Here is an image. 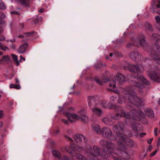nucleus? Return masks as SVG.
I'll return each mask as SVG.
<instances>
[{
    "mask_svg": "<svg viewBox=\"0 0 160 160\" xmlns=\"http://www.w3.org/2000/svg\"><path fill=\"white\" fill-rule=\"evenodd\" d=\"M124 125L120 122L118 125L113 126L112 129L117 136L114 140L118 142V148L119 149H115L114 144L111 142H108L105 140H101L100 141V144L106 148L107 151H103L101 154L102 157L104 158L112 157L115 160H121L119 157L124 159L127 160L129 158V156L125 152L126 147L123 143H126V136L122 133L123 132Z\"/></svg>",
    "mask_w": 160,
    "mask_h": 160,
    "instance_id": "nucleus-1",
    "label": "nucleus"
},
{
    "mask_svg": "<svg viewBox=\"0 0 160 160\" xmlns=\"http://www.w3.org/2000/svg\"><path fill=\"white\" fill-rule=\"evenodd\" d=\"M122 93L124 95L123 96H120L118 101L120 104H122L128 100L127 109H131L132 107L135 105L138 107L140 106L143 102V101L138 98L136 93L133 91H128L123 89Z\"/></svg>",
    "mask_w": 160,
    "mask_h": 160,
    "instance_id": "nucleus-2",
    "label": "nucleus"
},
{
    "mask_svg": "<svg viewBox=\"0 0 160 160\" xmlns=\"http://www.w3.org/2000/svg\"><path fill=\"white\" fill-rule=\"evenodd\" d=\"M152 37V39L156 41V43L152 46L149 54L154 60L157 61L160 64V59L158 57L160 55V36L156 33H154Z\"/></svg>",
    "mask_w": 160,
    "mask_h": 160,
    "instance_id": "nucleus-3",
    "label": "nucleus"
},
{
    "mask_svg": "<svg viewBox=\"0 0 160 160\" xmlns=\"http://www.w3.org/2000/svg\"><path fill=\"white\" fill-rule=\"evenodd\" d=\"M120 111V112L116 113V115L110 118H105L102 119V121L106 124L108 125H110L112 124L113 123V119H118L121 117H124L126 118H130V116L127 115V114L125 112V111Z\"/></svg>",
    "mask_w": 160,
    "mask_h": 160,
    "instance_id": "nucleus-4",
    "label": "nucleus"
},
{
    "mask_svg": "<svg viewBox=\"0 0 160 160\" xmlns=\"http://www.w3.org/2000/svg\"><path fill=\"white\" fill-rule=\"evenodd\" d=\"M133 82L134 85L139 88H142L144 87V84L148 85L150 83V82L146 79L142 75L137 77Z\"/></svg>",
    "mask_w": 160,
    "mask_h": 160,
    "instance_id": "nucleus-5",
    "label": "nucleus"
},
{
    "mask_svg": "<svg viewBox=\"0 0 160 160\" xmlns=\"http://www.w3.org/2000/svg\"><path fill=\"white\" fill-rule=\"evenodd\" d=\"M98 97L97 96H90L88 97V102L89 107L92 110H101L100 107L101 106L100 104H98Z\"/></svg>",
    "mask_w": 160,
    "mask_h": 160,
    "instance_id": "nucleus-6",
    "label": "nucleus"
},
{
    "mask_svg": "<svg viewBox=\"0 0 160 160\" xmlns=\"http://www.w3.org/2000/svg\"><path fill=\"white\" fill-rule=\"evenodd\" d=\"M149 77L152 80L160 83V71L150 69L147 71Z\"/></svg>",
    "mask_w": 160,
    "mask_h": 160,
    "instance_id": "nucleus-7",
    "label": "nucleus"
},
{
    "mask_svg": "<svg viewBox=\"0 0 160 160\" xmlns=\"http://www.w3.org/2000/svg\"><path fill=\"white\" fill-rule=\"evenodd\" d=\"M149 77L152 80L160 83V71L150 69L147 71Z\"/></svg>",
    "mask_w": 160,
    "mask_h": 160,
    "instance_id": "nucleus-8",
    "label": "nucleus"
},
{
    "mask_svg": "<svg viewBox=\"0 0 160 160\" xmlns=\"http://www.w3.org/2000/svg\"><path fill=\"white\" fill-rule=\"evenodd\" d=\"M125 112L127 114V115L130 116V118H128L130 119L135 120H136L139 121L141 120V118H144L145 117V114L144 113L141 111H139V112L137 114L136 112H133L130 111L129 112Z\"/></svg>",
    "mask_w": 160,
    "mask_h": 160,
    "instance_id": "nucleus-9",
    "label": "nucleus"
},
{
    "mask_svg": "<svg viewBox=\"0 0 160 160\" xmlns=\"http://www.w3.org/2000/svg\"><path fill=\"white\" fill-rule=\"evenodd\" d=\"M125 69H127L130 72L134 73H142L144 70V67L140 64L135 65L131 64Z\"/></svg>",
    "mask_w": 160,
    "mask_h": 160,
    "instance_id": "nucleus-10",
    "label": "nucleus"
},
{
    "mask_svg": "<svg viewBox=\"0 0 160 160\" xmlns=\"http://www.w3.org/2000/svg\"><path fill=\"white\" fill-rule=\"evenodd\" d=\"M87 149L86 150L87 154H89L90 156H92L94 157H97L100 155L99 150L100 149L97 146H94L92 149L90 145H88L87 146Z\"/></svg>",
    "mask_w": 160,
    "mask_h": 160,
    "instance_id": "nucleus-11",
    "label": "nucleus"
},
{
    "mask_svg": "<svg viewBox=\"0 0 160 160\" xmlns=\"http://www.w3.org/2000/svg\"><path fill=\"white\" fill-rule=\"evenodd\" d=\"M64 114L68 118V121L73 123L80 120L79 116L75 113H71L68 112H64Z\"/></svg>",
    "mask_w": 160,
    "mask_h": 160,
    "instance_id": "nucleus-12",
    "label": "nucleus"
},
{
    "mask_svg": "<svg viewBox=\"0 0 160 160\" xmlns=\"http://www.w3.org/2000/svg\"><path fill=\"white\" fill-rule=\"evenodd\" d=\"M70 146V147L66 146L65 149L67 152L71 154L74 153L75 151L78 152H81L83 150L81 147L78 146L76 147L75 145H73L72 143H71Z\"/></svg>",
    "mask_w": 160,
    "mask_h": 160,
    "instance_id": "nucleus-13",
    "label": "nucleus"
},
{
    "mask_svg": "<svg viewBox=\"0 0 160 160\" xmlns=\"http://www.w3.org/2000/svg\"><path fill=\"white\" fill-rule=\"evenodd\" d=\"M131 127L134 135L136 137H138L139 131L142 129V125L139 123L135 122L131 124Z\"/></svg>",
    "mask_w": 160,
    "mask_h": 160,
    "instance_id": "nucleus-14",
    "label": "nucleus"
},
{
    "mask_svg": "<svg viewBox=\"0 0 160 160\" xmlns=\"http://www.w3.org/2000/svg\"><path fill=\"white\" fill-rule=\"evenodd\" d=\"M102 135L105 137L110 138L112 135V132L111 129L108 127H105L102 129Z\"/></svg>",
    "mask_w": 160,
    "mask_h": 160,
    "instance_id": "nucleus-15",
    "label": "nucleus"
},
{
    "mask_svg": "<svg viewBox=\"0 0 160 160\" xmlns=\"http://www.w3.org/2000/svg\"><path fill=\"white\" fill-rule=\"evenodd\" d=\"M74 138L76 142L80 143L82 142L86 143L87 140L86 137L82 135L77 134L74 136Z\"/></svg>",
    "mask_w": 160,
    "mask_h": 160,
    "instance_id": "nucleus-16",
    "label": "nucleus"
},
{
    "mask_svg": "<svg viewBox=\"0 0 160 160\" xmlns=\"http://www.w3.org/2000/svg\"><path fill=\"white\" fill-rule=\"evenodd\" d=\"M73 160H87V159L85 158L84 157L80 154L77 153L75 155V156H72ZM64 160H72V159L69 158L68 157L66 156H64L63 157Z\"/></svg>",
    "mask_w": 160,
    "mask_h": 160,
    "instance_id": "nucleus-17",
    "label": "nucleus"
},
{
    "mask_svg": "<svg viewBox=\"0 0 160 160\" xmlns=\"http://www.w3.org/2000/svg\"><path fill=\"white\" fill-rule=\"evenodd\" d=\"M131 58L134 61L138 62L142 60V55L138 53L132 52L131 54Z\"/></svg>",
    "mask_w": 160,
    "mask_h": 160,
    "instance_id": "nucleus-18",
    "label": "nucleus"
},
{
    "mask_svg": "<svg viewBox=\"0 0 160 160\" xmlns=\"http://www.w3.org/2000/svg\"><path fill=\"white\" fill-rule=\"evenodd\" d=\"M152 6L151 7L152 11L154 12L155 10L157 8H160V1L159 0H153L152 2Z\"/></svg>",
    "mask_w": 160,
    "mask_h": 160,
    "instance_id": "nucleus-19",
    "label": "nucleus"
},
{
    "mask_svg": "<svg viewBox=\"0 0 160 160\" xmlns=\"http://www.w3.org/2000/svg\"><path fill=\"white\" fill-rule=\"evenodd\" d=\"M115 79L119 83H122L125 81V77L120 73H118L115 77Z\"/></svg>",
    "mask_w": 160,
    "mask_h": 160,
    "instance_id": "nucleus-20",
    "label": "nucleus"
},
{
    "mask_svg": "<svg viewBox=\"0 0 160 160\" xmlns=\"http://www.w3.org/2000/svg\"><path fill=\"white\" fill-rule=\"evenodd\" d=\"M83 111H80L79 112V113L81 114V115L79 117L80 118V119L83 122H88L89 121L88 118L85 114L82 113V112Z\"/></svg>",
    "mask_w": 160,
    "mask_h": 160,
    "instance_id": "nucleus-21",
    "label": "nucleus"
},
{
    "mask_svg": "<svg viewBox=\"0 0 160 160\" xmlns=\"http://www.w3.org/2000/svg\"><path fill=\"white\" fill-rule=\"evenodd\" d=\"M28 44L27 43H24L21 46L18 48V52L20 53H22L25 52L28 47Z\"/></svg>",
    "mask_w": 160,
    "mask_h": 160,
    "instance_id": "nucleus-22",
    "label": "nucleus"
},
{
    "mask_svg": "<svg viewBox=\"0 0 160 160\" xmlns=\"http://www.w3.org/2000/svg\"><path fill=\"white\" fill-rule=\"evenodd\" d=\"M92 127L93 130L98 134H101L102 132V129L98 125H93L92 126Z\"/></svg>",
    "mask_w": 160,
    "mask_h": 160,
    "instance_id": "nucleus-23",
    "label": "nucleus"
},
{
    "mask_svg": "<svg viewBox=\"0 0 160 160\" xmlns=\"http://www.w3.org/2000/svg\"><path fill=\"white\" fill-rule=\"evenodd\" d=\"M52 153L53 156L58 158V160H63L62 158H60L61 154L58 151L53 150Z\"/></svg>",
    "mask_w": 160,
    "mask_h": 160,
    "instance_id": "nucleus-24",
    "label": "nucleus"
},
{
    "mask_svg": "<svg viewBox=\"0 0 160 160\" xmlns=\"http://www.w3.org/2000/svg\"><path fill=\"white\" fill-rule=\"evenodd\" d=\"M32 19V20L35 24L41 22L43 20V18L42 17H36L33 18Z\"/></svg>",
    "mask_w": 160,
    "mask_h": 160,
    "instance_id": "nucleus-25",
    "label": "nucleus"
},
{
    "mask_svg": "<svg viewBox=\"0 0 160 160\" xmlns=\"http://www.w3.org/2000/svg\"><path fill=\"white\" fill-rule=\"evenodd\" d=\"M93 115L97 116H101L103 112L102 111H92Z\"/></svg>",
    "mask_w": 160,
    "mask_h": 160,
    "instance_id": "nucleus-26",
    "label": "nucleus"
},
{
    "mask_svg": "<svg viewBox=\"0 0 160 160\" xmlns=\"http://www.w3.org/2000/svg\"><path fill=\"white\" fill-rule=\"evenodd\" d=\"M146 115L150 118H153L154 116V113L153 111H145Z\"/></svg>",
    "mask_w": 160,
    "mask_h": 160,
    "instance_id": "nucleus-27",
    "label": "nucleus"
},
{
    "mask_svg": "<svg viewBox=\"0 0 160 160\" xmlns=\"http://www.w3.org/2000/svg\"><path fill=\"white\" fill-rule=\"evenodd\" d=\"M20 2L22 5L24 6H27L28 5L29 2L28 0H19Z\"/></svg>",
    "mask_w": 160,
    "mask_h": 160,
    "instance_id": "nucleus-28",
    "label": "nucleus"
},
{
    "mask_svg": "<svg viewBox=\"0 0 160 160\" xmlns=\"http://www.w3.org/2000/svg\"><path fill=\"white\" fill-rule=\"evenodd\" d=\"M126 143L127 145L130 147H133L134 145L133 141L130 139L127 140Z\"/></svg>",
    "mask_w": 160,
    "mask_h": 160,
    "instance_id": "nucleus-29",
    "label": "nucleus"
},
{
    "mask_svg": "<svg viewBox=\"0 0 160 160\" xmlns=\"http://www.w3.org/2000/svg\"><path fill=\"white\" fill-rule=\"evenodd\" d=\"M12 56L16 65L18 66L19 64V63L18 59L17 56L16 55L14 54H12Z\"/></svg>",
    "mask_w": 160,
    "mask_h": 160,
    "instance_id": "nucleus-30",
    "label": "nucleus"
},
{
    "mask_svg": "<svg viewBox=\"0 0 160 160\" xmlns=\"http://www.w3.org/2000/svg\"><path fill=\"white\" fill-rule=\"evenodd\" d=\"M145 44L146 42L145 40L144 39H142L139 41V44H135V45L138 47H139L140 45H142L143 46H144L145 45Z\"/></svg>",
    "mask_w": 160,
    "mask_h": 160,
    "instance_id": "nucleus-31",
    "label": "nucleus"
},
{
    "mask_svg": "<svg viewBox=\"0 0 160 160\" xmlns=\"http://www.w3.org/2000/svg\"><path fill=\"white\" fill-rule=\"evenodd\" d=\"M9 87L10 88H15L17 89H19L21 88V87L19 84H10Z\"/></svg>",
    "mask_w": 160,
    "mask_h": 160,
    "instance_id": "nucleus-32",
    "label": "nucleus"
},
{
    "mask_svg": "<svg viewBox=\"0 0 160 160\" xmlns=\"http://www.w3.org/2000/svg\"><path fill=\"white\" fill-rule=\"evenodd\" d=\"M94 80L97 83L99 84L100 85H103V80L102 81H101L99 79L98 77H96L94 78Z\"/></svg>",
    "mask_w": 160,
    "mask_h": 160,
    "instance_id": "nucleus-33",
    "label": "nucleus"
},
{
    "mask_svg": "<svg viewBox=\"0 0 160 160\" xmlns=\"http://www.w3.org/2000/svg\"><path fill=\"white\" fill-rule=\"evenodd\" d=\"M10 59V57L8 55L3 56L2 57V61L3 60L5 62H8L9 61Z\"/></svg>",
    "mask_w": 160,
    "mask_h": 160,
    "instance_id": "nucleus-34",
    "label": "nucleus"
},
{
    "mask_svg": "<svg viewBox=\"0 0 160 160\" xmlns=\"http://www.w3.org/2000/svg\"><path fill=\"white\" fill-rule=\"evenodd\" d=\"M145 28L148 30H150L152 29V26L148 22H146L145 24Z\"/></svg>",
    "mask_w": 160,
    "mask_h": 160,
    "instance_id": "nucleus-35",
    "label": "nucleus"
},
{
    "mask_svg": "<svg viewBox=\"0 0 160 160\" xmlns=\"http://www.w3.org/2000/svg\"><path fill=\"white\" fill-rule=\"evenodd\" d=\"M0 18V28L4 27L6 24L5 21Z\"/></svg>",
    "mask_w": 160,
    "mask_h": 160,
    "instance_id": "nucleus-36",
    "label": "nucleus"
},
{
    "mask_svg": "<svg viewBox=\"0 0 160 160\" xmlns=\"http://www.w3.org/2000/svg\"><path fill=\"white\" fill-rule=\"evenodd\" d=\"M6 8V7L4 3L0 0V9H4Z\"/></svg>",
    "mask_w": 160,
    "mask_h": 160,
    "instance_id": "nucleus-37",
    "label": "nucleus"
},
{
    "mask_svg": "<svg viewBox=\"0 0 160 160\" xmlns=\"http://www.w3.org/2000/svg\"><path fill=\"white\" fill-rule=\"evenodd\" d=\"M31 38H32V39L33 40L34 39L33 38V36H35V37H36L37 35V34L36 32H31Z\"/></svg>",
    "mask_w": 160,
    "mask_h": 160,
    "instance_id": "nucleus-38",
    "label": "nucleus"
},
{
    "mask_svg": "<svg viewBox=\"0 0 160 160\" xmlns=\"http://www.w3.org/2000/svg\"><path fill=\"white\" fill-rule=\"evenodd\" d=\"M117 82L116 81H113L112 83L109 84V86L110 87H112L113 88H115L116 87Z\"/></svg>",
    "mask_w": 160,
    "mask_h": 160,
    "instance_id": "nucleus-39",
    "label": "nucleus"
},
{
    "mask_svg": "<svg viewBox=\"0 0 160 160\" xmlns=\"http://www.w3.org/2000/svg\"><path fill=\"white\" fill-rule=\"evenodd\" d=\"M146 153L143 152L141 153L140 155V158L141 159H143L146 156Z\"/></svg>",
    "mask_w": 160,
    "mask_h": 160,
    "instance_id": "nucleus-40",
    "label": "nucleus"
},
{
    "mask_svg": "<svg viewBox=\"0 0 160 160\" xmlns=\"http://www.w3.org/2000/svg\"><path fill=\"white\" fill-rule=\"evenodd\" d=\"M158 149H157L156 150L152 152L150 155L151 157H152L156 155L158 151Z\"/></svg>",
    "mask_w": 160,
    "mask_h": 160,
    "instance_id": "nucleus-41",
    "label": "nucleus"
},
{
    "mask_svg": "<svg viewBox=\"0 0 160 160\" xmlns=\"http://www.w3.org/2000/svg\"><path fill=\"white\" fill-rule=\"evenodd\" d=\"M2 50L4 51H6L9 50V48L6 46H3V45L0 48Z\"/></svg>",
    "mask_w": 160,
    "mask_h": 160,
    "instance_id": "nucleus-42",
    "label": "nucleus"
},
{
    "mask_svg": "<svg viewBox=\"0 0 160 160\" xmlns=\"http://www.w3.org/2000/svg\"><path fill=\"white\" fill-rule=\"evenodd\" d=\"M103 83L107 82L110 81V79L108 77H105L103 79Z\"/></svg>",
    "mask_w": 160,
    "mask_h": 160,
    "instance_id": "nucleus-43",
    "label": "nucleus"
},
{
    "mask_svg": "<svg viewBox=\"0 0 160 160\" xmlns=\"http://www.w3.org/2000/svg\"><path fill=\"white\" fill-rule=\"evenodd\" d=\"M6 16L5 14L2 12L0 13V18H4Z\"/></svg>",
    "mask_w": 160,
    "mask_h": 160,
    "instance_id": "nucleus-44",
    "label": "nucleus"
},
{
    "mask_svg": "<svg viewBox=\"0 0 160 160\" xmlns=\"http://www.w3.org/2000/svg\"><path fill=\"white\" fill-rule=\"evenodd\" d=\"M155 19L157 22L159 23L160 22V17L159 16H156L155 18Z\"/></svg>",
    "mask_w": 160,
    "mask_h": 160,
    "instance_id": "nucleus-45",
    "label": "nucleus"
},
{
    "mask_svg": "<svg viewBox=\"0 0 160 160\" xmlns=\"http://www.w3.org/2000/svg\"><path fill=\"white\" fill-rule=\"evenodd\" d=\"M146 134V133L145 132H142V133H140L139 134H138V136H139L140 138H142Z\"/></svg>",
    "mask_w": 160,
    "mask_h": 160,
    "instance_id": "nucleus-46",
    "label": "nucleus"
},
{
    "mask_svg": "<svg viewBox=\"0 0 160 160\" xmlns=\"http://www.w3.org/2000/svg\"><path fill=\"white\" fill-rule=\"evenodd\" d=\"M158 129V128H154V134L156 136H157L158 135V133H157Z\"/></svg>",
    "mask_w": 160,
    "mask_h": 160,
    "instance_id": "nucleus-47",
    "label": "nucleus"
},
{
    "mask_svg": "<svg viewBox=\"0 0 160 160\" xmlns=\"http://www.w3.org/2000/svg\"><path fill=\"white\" fill-rule=\"evenodd\" d=\"M38 11L39 12L42 13L44 11V9L42 8H39Z\"/></svg>",
    "mask_w": 160,
    "mask_h": 160,
    "instance_id": "nucleus-48",
    "label": "nucleus"
},
{
    "mask_svg": "<svg viewBox=\"0 0 160 160\" xmlns=\"http://www.w3.org/2000/svg\"><path fill=\"white\" fill-rule=\"evenodd\" d=\"M116 99V97L112 96L110 98V99L111 101H115Z\"/></svg>",
    "mask_w": 160,
    "mask_h": 160,
    "instance_id": "nucleus-49",
    "label": "nucleus"
},
{
    "mask_svg": "<svg viewBox=\"0 0 160 160\" xmlns=\"http://www.w3.org/2000/svg\"><path fill=\"white\" fill-rule=\"evenodd\" d=\"M62 122L65 124H68V122L65 119H62Z\"/></svg>",
    "mask_w": 160,
    "mask_h": 160,
    "instance_id": "nucleus-50",
    "label": "nucleus"
},
{
    "mask_svg": "<svg viewBox=\"0 0 160 160\" xmlns=\"http://www.w3.org/2000/svg\"><path fill=\"white\" fill-rule=\"evenodd\" d=\"M65 137L66 138L69 140L70 141H72V139L70 138L68 136H67V135L65 136Z\"/></svg>",
    "mask_w": 160,
    "mask_h": 160,
    "instance_id": "nucleus-51",
    "label": "nucleus"
},
{
    "mask_svg": "<svg viewBox=\"0 0 160 160\" xmlns=\"http://www.w3.org/2000/svg\"><path fill=\"white\" fill-rule=\"evenodd\" d=\"M4 116L2 111H0V118H2Z\"/></svg>",
    "mask_w": 160,
    "mask_h": 160,
    "instance_id": "nucleus-52",
    "label": "nucleus"
},
{
    "mask_svg": "<svg viewBox=\"0 0 160 160\" xmlns=\"http://www.w3.org/2000/svg\"><path fill=\"white\" fill-rule=\"evenodd\" d=\"M20 57L21 58L20 59V62H22L21 59H22L23 61H24L25 60V59L24 57H23L21 55L20 56Z\"/></svg>",
    "mask_w": 160,
    "mask_h": 160,
    "instance_id": "nucleus-53",
    "label": "nucleus"
},
{
    "mask_svg": "<svg viewBox=\"0 0 160 160\" xmlns=\"http://www.w3.org/2000/svg\"><path fill=\"white\" fill-rule=\"evenodd\" d=\"M67 132L68 135H70L72 133V131L70 130H69L67 131Z\"/></svg>",
    "mask_w": 160,
    "mask_h": 160,
    "instance_id": "nucleus-54",
    "label": "nucleus"
},
{
    "mask_svg": "<svg viewBox=\"0 0 160 160\" xmlns=\"http://www.w3.org/2000/svg\"><path fill=\"white\" fill-rule=\"evenodd\" d=\"M114 92L117 94H119L120 93V92L118 90H115L114 91Z\"/></svg>",
    "mask_w": 160,
    "mask_h": 160,
    "instance_id": "nucleus-55",
    "label": "nucleus"
},
{
    "mask_svg": "<svg viewBox=\"0 0 160 160\" xmlns=\"http://www.w3.org/2000/svg\"><path fill=\"white\" fill-rule=\"evenodd\" d=\"M5 38L4 36H3L2 38H0V40L1 41H4L5 40Z\"/></svg>",
    "mask_w": 160,
    "mask_h": 160,
    "instance_id": "nucleus-56",
    "label": "nucleus"
},
{
    "mask_svg": "<svg viewBox=\"0 0 160 160\" xmlns=\"http://www.w3.org/2000/svg\"><path fill=\"white\" fill-rule=\"evenodd\" d=\"M11 13L12 14H19V13L18 12L14 11L11 12Z\"/></svg>",
    "mask_w": 160,
    "mask_h": 160,
    "instance_id": "nucleus-57",
    "label": "nucleus"
},
{
    "mask_svg": "<svg viewBox=\"0 0 160 160\" xmlns=\"http://www.w3.org/2000/svg\"><path fill=\"white\" fill-rule=\"evenodd\" d=\"M15 82L17 83H19V81L18 78H15Z\"/></svg>",
    "mask_w": 160,
    "mask_h": 160,
    "instance_id": "nucleus-58",
    "label": "nucleus"
},
{
    "mask_svg": "<svg viewBox=\"0 0 160 160\" xmlns=\"http://www.w3.org/2000/svg\"><path fill=\"white\" fill-rule=\"evenodd\" d=\"M24 34H25L26 35V36H29L30 35V33L29 32L24 33Z\"/></svg>",
    "mask_w": 160,
    "mask_h": 160,
    "instance_id": "nucleus-59",
    "label": "nucleus"
},
{
    "mask_svg": "<svg viewBox=\"0 0 160 160\" xmlns=\"http://www.w3.org/2000/svg\"><path fill=\"white\" fill-rule=\"evenodd\" d=\"M24 27V25L23 24H20V28H21L22 29Z\"/></svg>",
    "mask_w": 160,
    "mask_h": 160,
    "instance_id": "nucleus-60",
    "label": "nucleus"
},
{
    "mask_svg": "<svg viewBox=\"0 0 160 160\" xmlns=\"http://www.w3.org/2000/svg\"><path fill=\"white\" fill-rule=\"evenodd\" d=\"M24 36L23 35H19L18 37L19 38H23L24 37Z\"/></svg>",
    "mask_w": 160,
    "mask_h": 160,
    "instance_id": "nucleus-61",
    "label": "nucleus"
},
{
    "mask_svg": "<svg viewBox=\"0 0 160 160\" xmlns=\"http://www.w3.org/2000/svg\"><path fill=\"white\" fill-rule=\"evenodd\" d=\"M3 123L2 122L0 121V128L2 126Z\"/></svg>",
    "mask_w": 160,
    "mask_h": 160,
    "instance_id": "nucleus-62",
    "label": "nucleus"
},
{
    "mask_svg": "<svg viewBox=\"0 0 160 160\" xmlns=\"http://www.w3.org/2000/svg\"><path fill=\"white\" fill-rule=\"evenodd\" d=\"M148 142L149 144H151L152 143L151 140H148Z\"/></svg>",
    "mask_w": 160,
    "mask_h": 160,
    "instance_id": "nucleus-63",
    "label": "nucleus"
},
{
    "mask_svg": "<svg viewBox=\"0 0 160 160\" xmlns=\"http://www.w3.org/2000/svg\"><path fill=\"white\" fill-rule=\"evenodd\" d=\"M160 145V141H158L157 144V147H159Z\"/></svg>",
    "mask_w": 160,
    "mask_h": 160,
    "instance_id": "nucleus-64",
    "label": "nucleus"
}]
</instances>
